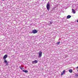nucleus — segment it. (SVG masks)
<instances>
[{"instance_id":"f257e3e1","label":"nucleus","mask_w":78,"mask_h":78,"mask_svg":"<svg viewBox=\"0 0 78 78\" xmlns=\"http://www.w3.org/2000/svg\"><path fill=\"white\" fill-rule=\"evenodd\" d=\"M46 8L48 10H49L50 9V5L49 4V2H48L46 5Z\"/></svg>"},{"instance_id":"f03ea898","label":"nucleus","mask_w":78,"mask_h":78,"mask_svg":"<svg viewBox=\"0 0 78 78\" xmlns=\"http://www.w3.org/2000/svg\"><path fill=\"white\" fill-rule=\"evenodd\" d=\"M38 55L39 58H41L42 55V52L41 51H40L38 52Z\"/></svg>"},{"instance_id":"7ed1b4c3","label":"nucleus","mask_w":78,"mask_h":78,"mask_svg":"<svg viewBox=\"0 0 78 78\" xmlns=\"http://www.w3.org/2000/svg\"><path fill=\"white\" fill-rule=\"evenodd\" d=\"M37 33V31L36 30H32V33H33V34H36V33Z\"/></svg>"},{"instance_id":"20e7f679","label":"nucleus","mask_w":78,"mask_h":78,"mask_svg":"<svg viewBox=\"0 0 78 78\" xmlns=\"http://www.w3.org/2000/svg\"><path fill=\"white\" fill-rule=\"evenodd\" d=\"M8 58V55H7L6 54L4 57H3V59H4V60L5 61V60H6V58Z\"/></svg>"},{"instance_id":"39448f33","label":"nucleus","mask_w":78,"mask_h":78,"mask_svg":"<svg viewBox=\"0 0 78 78\" xmlns=\"http://www.w3.org/2000/svg\"><path fill=\"white\" fill-rule=\"evenodd\" d=\"M34 63H35V64H36V63H37V61L36 60H35L34 61H33L32 62V64H34Z\"/></svg>"},{"instance_id":"423d86ee","label":"nucleus","mask_w":78,"mask_h":78,"mask_svg":"<svg viewBox=\"0 0 78 78\" xmlns=\"http://www.w3.org/2000/svg\"><path fill=\"white\" fill-rule=\"evenodd\" d=\"M53 21H50L48 23V24L49 25H51L52 24V23H53Z\"/></svg>"},{"instance_id":"0eeeda50","label":"nucleus","mask_w":78,"mask_h":78,"mask_svg":"<svg viewBox=\"0 0 78 78\" xmlns=\"http://www.w3.org/2000/svg\"><path fill=\"white\" fill-rule=\"evenodd\" d=\"M72 12L73 14H75V13H76V12H75V10L73 9H72Z\"/></svg>"},{"instance_id":"6e6552de","label":"nucleus","mask_w":78,"mask_h":78,"mask_svg":"<svg viewBox=\"0 0 78 78\" xmlns=\"http://www.w3.org/2000/svg\"><path fill=\"white\" fill-rule=\"evenodd\" d=\"M4 62L6 63V65H7V66H8V62H7V61H6V60H5L4 61Z\"/></svg>"},{"instance_id":"1a4fd4ad","label":"nucleus","mask_w":78,"mask_h":78,"mask_svg":"<svg viewBox=\"0 0 78 78\" xmlns=\"http://www.w3.org/2000/svg\"><path fill=\"white\" fill-rule=\"evenodd\" d=\"M22 71L23 72H25V73H28V71L26 70H23Z\"/></svg>"},{"instance_id":"9d476101","label":"nucleus","mask_w":78,"mask_h":78,"mask_svg":"<svg viewBox=\"0 0 78 78\" xmlns=\"http://www.w3.org/2000/svg\"><path fill=\"white\" fill-rule=\"evenodd\" d=\"M65 73V70H64L61 73V75H62Z\"/></svg>"},{"instance_id":"9b49d317","label":"nucleus","mask_w":78,"mask_h":78,"mask_svg":"<svg viewBox=\"0 0 78 78\" xmlns=\"http://www.w3.org/2000/svg\"><path fill=\"white\" fill-rule=\"evenodd\" d=\"M71 17V16L70 15H68L67 16V19H70V18Z\"/></svg>"},{"instance_id":"f8f14e48","label":"nucleus","mask_w":78,"mask_h":78,"mask_svg":"<svg viewBox=\"0 0 78 78\" xmlns=\"http://www.w3.org/2000/svg\"><path fill=\"white\" fill-rule=\"evenodd\" d=\"M69 72L70 73H72V72H73V70L72 69H70L69 70Z\"/></svg>"},{"instance_id":"ddd939ff","label":"nucleus","mask_w":78,"mask_h":78,"mask_svg":"<svg viewBox=\"0 0 78 78\" xmlns=\"http://www.w3.org/2000/svg\"><path fill=\"white\" fill-rule=\"evenodd\" d=\"M75 76H76V77H78V73L76 74Z\"/></svg>"},{"instance_id":"4468645a","label":"nucleus","mask_w":78,"mask_h":78,"mask_svg":"<svg viewBox=\"0 0 78 78\" xmlns=\"http://www.w3.org/2000/svg\"><path fill=\"white\" fill-rule=\"evenodd\" d=\"M59 44H60V42H58L57 43V45H59Z\"/></svg>"},{"instance_id":"2eb2a0df","label":"nucleus","mask_w":78,"mask_h":78,"mask_svg":"<svg viewBox=\"0 0 78 78\" xmlns=\"http://www.w3.org/2000/svg\"><path fill=\"white\" fill-rule=\"evenodd\" d=\"M24 69V68H23V67H22V68H21V70H22L23 69Z\"/></svg>"},{"instance_id":"dca6fc26","label":"nucleus","mask_w":78,"mask_h":78,"mask_svg":"<svg viewBox=\"0 0 78 78\" xmlns=\"http://www.w3.org/2000/svg\"><path fill=\"white\" fill-rule=\"evenodd\" d=\"M19 68L20 69H22V68L21 67V66H20Z\"/></svg>"},{"instance_id":"f3484780","label":"nucleus","mask_w":78,"mask_h":78,"mask_svg":"<svg viewBox=\"0 0 78 78\" xmlns=\"http://www.w3.org/2000/svg\"><path fill=\"white\" fill-rule=\"evenodd\" d=\"M65 17H64L63 18V19H64V20L65 19Z\"/></svg>"},{"instance_id":"a211bd4d","label":"nucleus","mask_w":78,"mask_h":78,"mask_svg":"<svg viewBox=\"0 0 78 78\" xmlns=\"http://www.w3.org/2000/svg\"><path fill=\"white\" fill-rule=\"evenodd\" d=\"M76 69H78V66H77L76 67Z\"/></svg>"},{"instance_id":"6ab92c4d","label":"nucleus","mask_w":78,"mask_h":78,"mask_svg":"<svg viewBox=\"0 0 78 78\" xmlns=\"http://www.w3.org/2000/svg\"><path fill=\"white\" fill-rule=\"evenodd\" d=\"M77 22H78V20H77Z\"/></svg>"},{"instance_id":"aec40b11","label":"nucleus","mask_w":78,"mask_h":78,"mask_svg":"<svg viewBox=\"0 0 78 78\" xmlns=\"http://www.w3.org/2000/svg\"><path fill=\"white\" fill-rule=\"evenodd\" d=\"M2 0V1H5V0Z\"/></svg>"},{"instance_id":"412c9836","label":"nucleus","mask_w":78,"mask_h":78,"mask_svg":"<svg viewBox=\"0 0 78 78\" xmlns=\"http://www.w3.org/2000/svg\"><path fill=\"white\" fill-rule=\"evenodd\" d=\"M77 72H78V70H77Z\"/></svg>"}]
</instances>
